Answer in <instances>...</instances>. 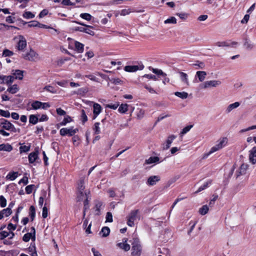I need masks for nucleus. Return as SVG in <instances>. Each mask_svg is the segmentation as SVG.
I'll use <instances>...</instances> for the list:
<instances>
[{
    "mask_svg": "<svg viewBox=\"0 0 256 256\" xmlns=\"http://www.w3.org/2000/svg\"><path fill=\"white\" fill-rule=\"evenodd\" d=\"M84 180L85 178L82 176L80 178V180L78 182L77 198L78 200H82L86 194V192L84 191Z\"/></svg>",
    "mask_w": 256,
    "mask_h": 256,
    "instance_id": "1",
    "label": "nucleus"
},
{
    "mask_svg": "<svg viewBox=\"0 0 256 256\" xmlns=\"http://www.w3.org/2000/svg\"><path fill=\"white\" fill-rule=\"evenodd\" d=\"M22 58L26 60L35 62L38 58V54L32 48L29 51L22 54Z\"/></svg>",
    "mask_w": 256,
    "mask_h": 256,
    "instance_id": "2",
    "label": "nucleus"
},
{
    "mask_svg": "<svg viewBox=\"0 0 256 256\" xmlns=\"http://www.w3.org/2000/svg\"><path fill=\"white\" fill-rule=\"evenodd\" d=\"M138 210H132L128 216V222L127 224L130 226L132 227L134 226V222L136 220L137 218H140V216H138Z\"/></svg>",
    "mask_w": 256,
    "mask_h": 256,
    "instance_id": "3",
    "label": "nucleus"
},
{
    "mask_svg": "<svg viewBox=\"0 0 256 256\" xmlns=\"http://www.w3.org/2000/svg\"><path fill=\"white\" fill-rule=\"evenodd\" d=\"M132 245V255L134 256H140L142 252V246L138 238L134 239Z\"/></svg>",
    "mask_w": 256,
    "mask_h": 256,
    "instance_id": "4",
    "label": "nucleus"
},
{
    "mask_svg": "<svg viewBox=\"0 0 256 256\" xmlns=\"http://www.w3.org/2000/svg\"><path fill=\"white\" fill-rule=\"evenodd\" d=\"M76 22L80 25L84 26H86V28L82 26H76L74 28L75 30L79 31L80 32H84L91 36H94V32L90 30V28H93L92 26L85 24L84 23L80 22Z\"/></svg>",
    "mask_w": 256,
    "mask_h": 256,
    "instance_id": "5",
    "label": "nucleus"
},
{
    "mask_svg": "<svg viewBox=\"0 0 256 256\" xmlns=\"http://www.w3.org/2000/svg\"><path fill=\"white\" fill-rule=\"evenodd\" d=\"M221 84V82L219 80H212L206 81L200 84L201 88L206 89L210 88H216Z\"/></svg>",
    "mask_w": 256,
    "mask_h": 256,
    "instance_id": "6",
    "label": "nucleus"
},
{
    "mask_svg": "<svg viewBox=\"0 0 256 256\" xmlns=\"http://www.w3.org/2000/svg\"><path fill=\"white\" fill-rule=\"evenodd\" d=\"M78 128L74 129L72 128H62L60 130V134L62 136H65L68 135L70 136H73L78 132Z\"/></svg>",
    "mask_w": 256,
    "mask_h": 256,
    "instance_id": "7",
    "label": "nucleus"
},
{
    "mask_svg": "<svg viewBox=\"0 0 256 256\" xmlns=\"http://www.w3.org/2000/svg\"><path fill=\"white\" fill-rule=\"evenodd\" d=\"M238 44L236 42H232L230 40L222 42H218L214 45L218 47H235Z\"/></svg>",
    "mask_w": 256,
    "mask_h": 256,
    "instance_id": "8",
    "label": "nucleus"
},
{
    "mask_svg": "<svg viewBox=\"0 0 256 256\" xmlns=\"http://www.w3.org/2000/svg\"><path fill=\"white\" fill-rule=\"evenodd\" d=\"M32 232H28L24 234L22 238V240L25 242H28L30 240V238H32V241H35L36 240V231L34 227H32L31 228Z\"/></svg>",
    "mask_w": 256,
    "mask_h": 256,
    "instance_id": "9",
    "label": "nucleus"
},
{
    "mask_svg": "<svg viewBox=\"0 0 256 256\" xmlns=\"http://www.w3.org/2000/svg\"><path fill=\"white\" fill-rule=\"evenodd\" d=\"M249 162L252 164H256V146H254L248 152Z\"/></svg>",
    "mask_w": 256,
    "mask_h": 256,
    "instance_id": "10",
    "label": "nucleus"
},
{
    "mask_svg": "<svg viewBox=\"0 0 256 256\" xmlns=\"http://www.w3.org/2000/svg\"><path fill=\"white\" fill-rule=\"evenodd\" d=\"M176 138V136L174 134L168 136L166 142L162 144V150H166L170 148L172 143Z\"/></svg>",
    "mask_w": 256,
    "mask_h": 256,
    "instance_id": "11",
    "label": "nucleus"
},
{
    "mask_svg": "<svg viewBox=\"0 0 256 256\" xmlns=\"http://www.w3.org/2000/svg\"><path fill=\"white\" fill-rule=\"evenodd\" d=\"M19 40L17 44L16 48L18 50H22L26 46V41L22 36H19Z\"/></svg>",
    "mask_w": 256,
    "mask_h": 256,
    "instance_id": "12",
    "label": "nucleus"
},
{
    "mask_svg": "<svg viewBox=\"0 0 256 256\" xmlns=\"http://www.w3.org/2000/svg\"><path fill=\"white\" fill-rule=\"evenodd\" d=\"M160 180V178L158 176H150L147 180L146 184L150 186L155 185L156 182H158Z\"/></svg>",
    "mask_w": 256,
    "mask_h": 256,
    "instance_id": "13",
    "label": "nucleus"
},
{
    "mask_svg": "<svg viewBox=\"0 0 256 256\" xmlns=\"http://www.w3.org/2000/svg\"><path fill=\"white\" fill-rule=\"evenodd\" d=\"M144 68L143 65L140 66H126L124 68V70L128 72H135L138 70H142Z\"/></svg>",
    "mask_w": 256,
    "mask_h": 256,
    "instance_id": "14",
    "label": "nucleus"
},
{
    "mask_svg": "<svg viewBox=\"0 0 256 256\" xmlns=\"http://www.w3.org/2000/svg\"><path fill=\"white\" fill-rule=\"evenodd\" d=\"M14 82V76L0 75V84H10Z\"/></svg>",
    "mask_w": 256,
    "mask_h": 256,
    "instance_id": "15",
    "label": "nucleus"
},
{
    "mask_svg": "<svg viewBox=\"0 0 256 256\" xmlns=\"http://www.w3.org/2000/svg\"><path fill=\"white\" fill-rule=\"evenodd\" d=\"M178 74L180 75V80L184 84L186 85V86H189L190 82L188 75L186 73L182 72H179Z\"/></svg>",
    "mask_w": 256,
    "mask_h": 256,
    "instance_id": "16",
    "label": "nucleus"
},
{
    "mask_svg": "<svg viewBox=\"0 0 256 256\" xmlns=\"http://www.w3.org/2000/svg\"><path fill=\"white\" fill-rule=\"evenodd\" d=\"M127 238H124L122 242H119L117 244V246L120 248L124 250V251H128L130 250V245L127 244Z\"/></svg>",
    "mask_w": 256,
    "mask_h": 256,
    "instance_id": "17",
    "label": "nucleus"
},
{
    "mask_svg": "<svg viewBox=\"0 0 256 256\" xmlns=\"http://www.w3.org/2000/svg\"><path fill=\"white\" fill-rule=\"evenodd\" d=\"M28 161L30 164H33L38 159V152L35 151L30 153L28 156Z\"/></svg>",
    "mask_w": 256,
    "mask_h": 256,
    "instance_id": "18",
    "label": "nucleus"
},
{
    "mask_svg": "<svg viewBox=\"0 0 256 256\" xmlns=\"http://www.w3.org/2000/svg\"><path fill=\"white\" fill-rule=\"evenodd\" d=\"M162 162V161L160 160V158L158 156H150L148 159L145 160L144 164H156Z\"/></svg>",
    "mask_w": 256,
    "mask_h": 256,
    "instance_id": "19",
    "label": "nucleus"
},
{
    "mask_svg": "<svg viewBox=\"0 0 256 256\" xmlns=\"http://www.w3.org/2000/svg\"><path fill=\"white\" fill-rule=\"evenodd\" d=\"M24 72L21 70H12V76H14V79H18V80H22L24 76Z\"/></svg>",
    "mask_w": 256,
    "mask_h": 256,
    "instance_id": "20",
    "label": "nucleus"
},
{
    "mask_svg": "<svg viewBox=\"0 0 256 256\" xmlns=\"http://www.w3.org/2000/svg\"><path fill=\"white\" fill-rule=\"evenodd\" d=\"M30 106V107L28 108V110H38L41 109V102L38 100H34L31 102Z\"/></svg>",
    "mask_w": 256,
    "mask_h": 256,
    "instance_id": "21",
    "label": "nucleus"
},
{
    "mask_svg": "<svg viewBox=\"0 0 256 256\" xmlns=\"http://www.w3.org/2000/svg\"><path fill=\"white\" fill-rule=\"evenodd\" d=\"M93 109L94 118H95L102 112V108L100 104L94 103L93 105Z\"/></svg>",
    "mask_w": 256,
    "mask_h": 256,
    "instance_id": "22",
    "label": "nucleus"
},
{
    "mask_svg": "<svg viewBox=\"0 0 256 256\" xmlns=\"http://www.w3.org/2000/svg\"><path fill=\"white\" fill-rule=\"evenodd\" d=\"M240 102H236L229 104L226 108L225 112L227 114H230L232 110L238 108L240 106Z\"/></svg>",
    "mask_w": 256,
    "mask_h": 256,
    "instance_id": "23",
    "label": "nucleus"
},
{
    "mask_svg": "<svg viewBox=\"0 0 256 256\" xmlns=\"http://www.w3.org/2000/svg\"><path fill=\"white\" fill-rule=\"evenodd\" d=\"M206 72L204 71H198L196 72L195 76V78H198V80L200 82H203L206 77Z\"/></svg>",
    "mask_w": 256,
    "mask_h": 256,
    "instance_id": "24",
    "label": "nucleus"
},
{
    "mask_svg": "<svg viewBox=\"0 0 256 256\" xmlns=\"http://www.w3.org/2000/svg\"><path fill=\"white\" fill-rule=\"evenodd\" d=\"M2 128L6 130H9L11 129L12 124L6 120L2 119L0 123Z\"/></svg>",
    "mask_w": 256,
    "mask_h": 256,
    "instance_id": "25",
    "label": "nucleus"
},
{
    "mask_svg": "<svg viewBox=\"0 0 256 256\" xmlns=\"http://www.w3.org/2000/svg\"><path fill=\"white\" fill-rule=\"evenodd\" d=\"M75 50L78 53H82L84 50V45L77 41L74 42Z\"/></svg>",
    "mask_w": 256,
    "mask_h": 256,
    "instance_id": "26",
    "label": "nucleus"
},
{
    "mask_svg": "<svg viewBox=\"0 0 256 256\" xmlns=\"http://www.w3.org/2000/svg\"><path fill=\"white\" fill-rule=\"evenodd\" d=\"M12 150V146L8 144H0V151L3 150L10 152Z\"/></svg>",
    "mask_w": 256,
    "mask_h": 256,
    "instance_id": "27",
    "label": "nucleus"
},
{
    "mask_svg": "<svg viewBox=\"0 0 256 256\" xmlns=\"http://www.w3.org/2000/svg\"><path fill=\"white\" fill-rule=\"evenodd\" d=\"M244 46L246 49L251 50L254 48V44L248 38H245Z\"/></svg>",
    "mask_w": 256,
    "mask_h": 256,
    "instance_id": "28",
    "label": "nucleus"
},
{
    "mask_svg": "<svg viewBox=\"0 0 256 256\" xmlns=\"http://www.w3.org/2000/svg\"><path fill=\"white\" fill-rule=\"evenodd\" d=\"M128 106L126 104H122L120 106L118 111L120 114H125L128 110Z\"/></svg>",
    "mask_w": 256,
    "mask_h": 256,
    "instance_id": "29",
    "label": "nucleus"
},
{
    "mask_svg": "<svg viewBox=\"0 0 256 256\" xmlns=\"http://www.w3.org/2000/svg\"><path fill=\"white\" fill-rule=\"evenodd\" d=\"M228 138H223L218 141V143L217 144L218 146L220 147V149L225 146L228 143Z\"/></svg>",
    "mask_w": 256,
    "mask_h": 256,
    "instance_id": "30",
    "label": "nucleus"
},
{
    "mask_svg": "<svg viewBox=\"0 0 256 256\" xmlns=\"http://www.w3.org/2000/svg\"><path fill=\"white\" fill-rule=\"evenodd\" d=\"M100 123L99 122H96L94 123L92 130L94 132V134H98L100 133Z\"/></svg>",
    "mask_w": 256,
    "mask_h": 256,
    "instance_id": "31",
    "label": "nucleus"
},
{
    "mask_svg": "<svg viewBox=\"0 0 256 256\" xmlns=\"http://www.w3.org/2000/svg\"><path fill=\"white\" fill-rule=\"evenodd\" d=\"M44 90H46L48 92H50L52 94H56L58 92L57 89H56L54 86H50V85H48V86H45L44 88Z\"/></svg>",
    "mask_w": 256,
    "mask_h": 256,
    "instance_id": "32",
    "label": "nucleus"
},
{
    "mask_svg": "<svg viewBox=\"0 0 256 256\" xmlns=\"http://www.w3.org/2000/svg\"><path fill=\"white\" fill-rule=\"evenodd\" d=\"M193 66H196V69H204L205 67L204 62L200 61H196L195 63L192 64Z\"/></svg>",
    "mask_w": 256,
    "mask_h": 256,
    "instance_id": "33",
    "label": "nucleus"
},
{
    "mask_svg": "<svg viewBox=\"0 0 256 256\" xmlns=\"http://www.w3.org/2000/svg\"><path fill=\"white\" fill-rule=\"evenodd\" d=\"M175 96L182 99H186L188 97V94L185 92H176L174 93Z\"/></svg>",
    "mask_w": 256,
    "mask_h": 256,
    "instance_id": "34",
    "label": "nucleus"
},
{
    "mask_svg": "<svg viewBox=\"0 0 256 256\" xmlns=\"http://www.w3.org/2000/svg\"><path fill=\"white\" fill-rule=\"evenodd\" d=\"M38 121V118L34 114H30L29 117V122L32 124H36Z\"/></svg>",
    "mask_w": 256,
    "mask_h": 256,
    "instance_id": "35",
    "label": "nucleus"
},
{
    "mask_svg": "<svg viewBox=\"0 0 256 256\" xmlns=\"http://www.w3.org/2000/svg\"><path fill=\"white\" fill-rule=\"evenodd\" d=\"M18 177L17 172H10L6 176L7 179L10 180H14Z\"/></svg>",
    "mask_w": 256,
    "mask_h": 256,
    "instance_id": "36",
    "label": "nucleus"
},
{
    "mask_svg": "<svg viewBox=\"0 0 256 256\" xmlns=\"http://www.w3.org/2000/svg\"><path fill=\"white\" fill-rule=\"evenodd\" d=\"M102 205V203L101 202H96L95 204V212H96V214L99 215L100 214V210L101 209V207Z\"/></svg>",
    "mask_w": 256,
    "mask_h": 256,
    "instance_id": "37",
    "label": "nucleus"
},
{
    "mask_svg": "<svg viewBox=\"0 0 256 256\" xmlns=\"http://www.w3.org/2000/svg\"><path fill=\"white\" fill-rule=\"evenodd\" d=\"M29 216L32 220H33L36 216V209L33 206H31L30 208Z\"/></svg>",
    "mask_w": 256,
    "mask_h": 256,
    "instance_id": "38",
    "label": "nucleus"
},
{
    "mask_svg": "<svg viewBox=\"0 0 256 256\" xmlns=\"http://www.w3.org/2000/svg\"><path fill=\"white\" fill-rule=\"evenodd\" d=\"M18 87L16 84H14L13 86H11L10 87L8 88L7 89V92H9L14 94L17 92L18 91Z\"/></svg>",
    "mask_w": 256,
    "mask_h": 256,
    "instance_id": "39",
    "label": "nucleus"
},
{
    "mask_svg": "<svg viewBox=\"0 0 256 256\" xmlns=\"http://www.w3.org/2000/svg\"><path fill=\"white\" fill-rule=\"evenodd\" d=\"M208 206L207 205H204L199 209V212L200 214L204 216L208 213Z\"/></svg>",
    "mask_w": 256,
    "mask_h": 256,
    "instance_id": "40",
    "label": "nucleus"
},
{
    "mask_svg": "<svg viewBox=\"0 0 256 256\" xmlns=\"http://www.w3.org/2000/svg\"><path fill=\"white\" fill-rule=\"evenodd\" d=\"M10 204L9 205L8 208H6L4 209L3 210H2L1 211L2 213V214L3 216H8L10 215V214H12V210H11V208H10Z\"/></svg>",
    "mask_w": 256,
    "mask_h": 256,
    "instance_id": "41",
    "label": "nucleus"
},
{
    "mask_svg": "<svg viewBox=\"0 0 256 256\" xmlns=\"http://www.w3.org/2000/svg\"><path fill=\"white\" fill-rule=\"evenodd\" d=\"M72 120L71 117L69 116H66L63 120L60 123V126H66L68 123L70 122Z\"/></svg>",
    "mask_w": 256,
    "mask_h": 256,
    "instance_id": "42",
    "label": "nucleus"
},
{
    "mask_svg": "<svg viewBox=\"0 0 256 256\" xmlns=\"http://www.w3.org/2000/svg\"><path fill=\"white\" fill-rule=\"evenodd\" d=\"M100 232L102 234L103 237H106L109 235L110 232V229L107 226L103 227L100 231Z\"/></svg>",
    "mask_w": 256,
    "mask_h": 256,
    "instance_id": "43",
    "label": "nucleus"
},
{
    "mask_svg": "<svg viewBox=\"0 0 256 256\" xmlns=\"http://www.w3.org/2000/svg\"><path fill=\"white\" fill-rule=\"evenodd\" d=\"M152 72L158 76H166V74L162 70L160 69L152 68Z\"/></svg>",
    "mask_w": 256,
    "mask_h": 256,
    "instance_id": "44",
    "label": "nucleus"
},
{
    "mask_svg": "<svg viewBox=\"0 0 256 256\" xmlns=\"http://www.w3.org/2000/svg\"><path fill=\"white\" fill-rule=\"evenodd\" d=\"M22 16L26 19L32 18L34 17V14L30 12H24L22 14Z\"/></svg>",
    "mask_w": 256,
    "mask_h": 256,
    "instance_id": "45",
    "label": "nucleus"
},
{
    "mask_svg": "<svg viewBox=\"0 0 256 256\" xmlns=\"http://www.w3.org/2000/svg\"><path fill=\"white\" fill-rule=\"evenodd\" d=\"M192 125H189L187 126H186L184 127L182 130L181 131L180 133V135L181 136H182L183 135L186 134L192 128Z\"/></svg>",
    "mask_w": 256,
    "mask_h": 256,
    "instance_id": "46",
    "label": "nucleus"
},
{
    "mask_svg": "<svg viewBox=\"0 0 256 256\" xmlns=\"http://www.w3.org/2000/svg\"><path fill=\"white\" fill-rule=\"evenodd\" d=\"M80 17L84 20L90 21L91 20L92 16L88 13H82L80 14Z\"/></svg>",
    "mask_w": 256,
    "mask_h": 256,
    "instance_id": "47",
    "label": "nucleus"
},
{
    "mask_svg": "<svg viewBox=\"0 0 256 256\" xmlns=\"http://www.w3.org/2000/svg\"><path fill=\"white\" fill-rule=\"evenodd\" d=\"M14 53L12 51L8 49H5L3 51L2 56L4 57L11 56L14 55Z\"/></svg>",
    "mask_w": 256,
    "mask_h": 256,
    "instance_id": "48",
    "label": "nucleus"
},
{
    "mask_svg": "<svg viewBox=\"0 0 256 256\" xmlns=\"http://www.w3.org/2000/svg\"><path fill=\"white\" fill-rule=\"evenodd\" d=\"M81 120L83 124H84L88 120V117L84 110H81Z\"/></svg>",
    "mask_w": 256,
    "mask_h": 256,
    "instance_id": "49",
    "label": "nucleus"
},
{
    "mask_svg": "<svg viewBox=\"0 0 256 256\" xmlns=\"http://www.w3.org/2000/svg\"><path fill=\"white\" fill-rule=\"evenodd\" d=\"M119 106L118 102H116L115 104H107L106 107L112 110H116Z\"/></svg>",
    "mask_w": 256,
    "mask_h": 256,
    "instance_id": "50",
    "label": "nucleus"
},
{
    "mask_svg": "<svg viewBox=\"0 0 256 256\" xmlns=\"http://www.w3.org/2000/svg\"><path fill=\"white\" fill-rule=\"evenodd\" d=\"M6 206V200L3 196H0V206L4 208Z\"/></svg>",
    "mask_w": 256,
    "mask_h": 256,
    "instance_id": "51",
    "label": "nucleus"
},
{
    "mask_svg": "<svg viewBox=\"0 0 256 256\" xmlns=\"http://www.w3.org/2000/svg\"><path fill=\"white\" fill-rule=\"evenodd\" d=\"M0 115L5 118H10V112L8 110L1 109H0Z\"/></svg>",
    "mask_w": 256,
    "mask_h": 256,
    "instance_id": "52",
    "label": "nucleus"
},
{
    "mask_svg": "<svg viewBox=\"0 0 256 256\" xmlns=\"http://www.w3.org/2000/svg\"><path fill=\"white\" fill-rule=\"evenodd\" d=\"M165 24H175L176 23V19L174 17H170L164 21Z\"/></svg>",
    "mask_w": 256,
    "mask_h": 256,
    "instance_id": "53",
    "label": "nucleus"
},
{
    "mask_svg": "<svg viewBox=\"0 0 256 256\" xmlns=\"http://www.w3.org/2000/svg\"><path fill=\"white\" fill-rule=\"evenodd\" d=\"M30 146H21L20 148V153L26 152L30 150Z\"/></svg>",
    "mask_w": 256,
    "mask_h": 256,
    "instance_id": "54",
    "label": "nucleus"
},
{
    "mask_svg": "<svg viewBox=\"0 0 256 256\" xmlns=\"http://www.w3.org/2000/svg\"><path fill=\"white\" fill-rule=\"evenodd\" d=\"M35 186L34 184H30L26 186V192L27 194H30L32 192Z\"/></svg>",
    "mask_w": 256,
    "mask_h": 256,
    "instance_id": "55",
    "label": "nucleus"
},
{
    "mask_svg": "<svg viewBox=\"0 0 256 256\" xmlns=\"http://www.w3.org/2000/svg\"><path fill=\"white\" fill-rule=\"evenodd\" d=\"M106 222H112L113 220L112 214L110 212H108L106 213Z\"/></svg>",
    "mask_w": 256,
    "mask_h": 256,
    "instance_id": "56",
    "label": "nucleus"
},
{
    "mask_svg": "<svg viewBox=\"0 0 256 256\" xmlns=\"http://www.w3.org/2000/svg\"><path fill=\"white\" fill-rule=\"evenodd\" d=\"M110 81L114 84H121L122 82L121 80L119 78H112L110 79Z\"/></svg>",
    "mask_w": 256,
    "mask_h": 256,
    "instance_id": "57",
    "label": "nucleus"
},
{
    "mask_svg": "<svg viewBox=\"0 0 256 256\" xmlns=\"http://www.w3.org/2000/svg\"><path fill=\"white\" fill-rule=\"evenodd\" d=\"M10 233L6 231L0 232V240H4V238L9 236Z\"/></svg>",
    "mask_w": 256,
    "mask_h": 256,
    "instance_id": "58",
    "label": "nucleus"
},
{
    "mask_svg": "<svg viewBox=\"0 0 256 256\" xmlns=\"http://www.w3.org/2000/svg\"><path fill=\"white\" fill-rule=\"evenodd\" d=\"M131 12L130 9H122L120 12V14L121 16H126Z\"/></svg>",
    "mask_w": 256,
    "mask_h": 256,
    "instance_id": "59",
    "label": "nucleus"
},
{
    "mask_svg": "<svg viewBox=\"0 0 256 256\" xmlns=\"http://www.w3.org/2000/svg\"><path fill=\"white\" fill-rule=\"evenodd\" d=\"M48 215V210L46 206L42 208V216L43 218H46Z\"/></svg>",
    "mask_w": 256,
    "mask_h": 256,
    "instance_id": "60",
    "label": "nucleus"
},
{
    "mask_svg": "<svg viewBox=\"0 0 256 256\" xmlns=\"http://www.w3.org/2000/svg\"><path fill=\"white\" fill-rule=\"evenodd\" d=\"M144 115V110L142 109H139L138 112L137 114V117L138 119L142 118Z\"/></svg>",
    "mask_w": 256,
    "mask_h": 256,
    "instance_id": "61",
    "label": "nucleus"
},
{
    "mask_svg": "<svg viewBox=\"0 0 256 256\" xmlns=\"http://www.w3.org/2000/svg\"><path fill=\"white\" fill-rule=\"evenodd\" d=\"M144 88L146 89L150 94H156V91L148 84H145L144 86Z\"/></svg>",
    "mask_w": 256,
    "mask_h": 256,
    "instance_id": "62",
    "label": "nucleus"
},
{
    "mask_svg": "<svg viewBox=\"0 0 256 256\" xmlns=\"http://www.w3.org/2000/svg\"><path fill=\"white\" fill-rule=\"evenodd\" d=\"M41 109L42 110H47L50 106V104L49 102H41Z\"/></svg>",
    "mask_w": 256,
    "mask_h": 256,
    "instance_id": "63",
    "label": "nucleus"
},
{
    "mask_svg": "<svg viewBox=\"0 0 256 256\" xmlns=\"http://www.w3.org/2000/svg\"><path fill=\"white\" fill-rule=\"evenodd\" d=\"M212 180H208L206 182H204L202 185L204 188L206 189L208 188L212 184Z\"/></svg>",
    "mask_w": 256,
    "mask_h": 256,
    "instance_id": "64",
    "label": "nucleus"
}]
</instances>
